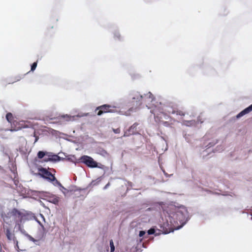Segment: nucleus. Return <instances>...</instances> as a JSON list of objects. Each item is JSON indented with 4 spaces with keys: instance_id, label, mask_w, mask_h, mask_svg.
<instances>
[{
    "instance_id": "nucleus-5",
    "label": "nucleus",
    "mask_w": 252,
    "mask_h": 252,
    "mask_svg": "<svg viewBox=\"0 0 252 252\" xmlns=\"http://www.w3.org/2000/svg\"><path fill=\"white\" fill-rule=\"evenodd\" d=\"M80 160L81 162L85 164L87 166L91 168L99 167L100 166L97 165V163L94 160V159L88 156H82Z\"/></svg>"
},
{
    "instance_id": "nucleus-7",
    "label": "nucleus",
    "mask_w": 252,
    "mask_h": 252,
    "mask_svg": "<svg viewBox=\"0 0 252 252\" xmlns=\"http://www.w3.org/2000/svg\"><path fill=\"white\" fill-rule=\"evenodd\" d=\"M138 125V124L137 123H135L133 124L129 128L128 130V133L127 132H125L124 136H128L130 134H134L136 132V127Z\"/></svg>"
},
{
    "instance_id": "nucleus-20",
    "label": "nucleus",
    "mask_w": 252,
    "mask_h": 252,
    "mask_svg": "<svg viewBox=\"0 0 252 252\" xmlns=\"http://www.w3.org/2000/svg\"><path fill=\"white\" fill-rule=\"evenodd\" d=\"M115 36L118 38H120V35L119 33H115Z\"/></svg>"
},
{
    "instance_id": "nucleus-8",
    "label": "nucleus",
    "mask_w": 252,
    "mask_h": 252,
    "mask_svg": "<svg viewBox=\"0 0 252 252\" xmlns=\"http://www.w3.org/2000/svg\"><path fill=\"white\" fill-rule=\"evenodd\" d=\"M252 111V104L249 106L248 107L245 108L244 110L242 111L240 113H239L237 116L236 118L237 119L240 118L243 116L245 115L246 114L249 113L251 111Z\"/></svg>"
},
{
    "instance_id": "nucleus-4",
    "label": "nucleus",
    "mask_w": 252,
    "mask_h": 252,
    "mask_svg": "<svg viewBox=\"0 0 252 252\" xmlns=\"http://www.w3.org/2000/svg\"><path fill=\"white\" fill-rule=\"evenodd\" d=\"M154 96L153 94L149 92L147 94H145L144 96L140 94H136L135 96L132 97L133 102L135 100H136L137 106H140L142 104V100L144 99V100L146 101V99H149V101L152 102L154 99Z\"/></svg>"
},
{
    "instance_id": "nucleus-19",
    "label": "nucleus",
    "mask_w": 252,
    "mask_h": 252,
    "mask_svg": "<svg viewBox=\"0 0 252 252\" xmlns=\"http://www.w3.org/2000/svg\"><path fill=\"white\" fill-rule=\"evenodd\" d=\"M113 130L115 133H119L121 131L120 128L113 129Z\"/></svg>"
},
{
    "instance_id": "nucleus-9",
    "label": "nucleus",
    "mask_w": 252,
    "mask_h": 252,
    "mask_svg": "<svg viewBox=\"0 0 252 252\" xmlns=\"http://www.w3.org/2000/svg\"><path fill=\"white\" fill-rule=\"evenodd\" d=\"M168 113L172 114H176L181 116H184L185 115V112L181 110H175L173 109L171 111H168Z\"/></svg>"
},
{
    "instance_id": "nucleus-16",
    "label": "nucleus",
    "mask_w": 252,
    "mask_h": 252,
    "mask_svg": "<svg viewBox=\"0 0 252 252\" xmlns=\"http://www.w3.org/2000/svg\"><path fill=\"white\" fill-rule=\"evenodd\" d=\"M37 66V62L33 63L31 66V71H34Z\"/></svg>"
},
{
    "instance_id": "nucleus-1",
    "label": "nucleus",
    "mask_w": 252,
    "mask_h": 252,
    "mask_svg": "<svg viewBox=\"0 0 252 252\" xmlns=\"http://www.w3.org/2000/svg\"><path fill=\"white\" fill-rule=\"evenodd\" d=\"M38 175L49 182L52 183L54 185H58L61 186V184L57 180L55 176L47 169L41 167L38 168Z\"/></svg>"
},
{
    "instance_id": "nucleus-23",
    "label": "nucleus",
    "mask_w": 252,
    "mask_h": 252,
    "mask_svg": "<svg viewBox=\"0 0 252 252\" xmlns=\"http://www.w3.org/2000/svg\"><path fill=\"white\" fill-rule=\"evenodd\" d=\"M40 224V225L42 226V227H43V225L42 224H41V223L40 222H38Z\"/></svg>"
},
{
    "instance_id": "nucleus-12",
    "label": "nucleus",
    "mask_w": 252,
    "mask_h": 252,
    "mask_svg": "<svg viewBox=\"0 0 252 252\" xmlns=\"http://www.w3.org/2000/svg\"><path fill=\"white\" fill-rule=\"evenodd\" d=\"M59 157L57 155H54L52 157V158H48L47 159H45V161H57Z\"/></svg>"
},
{
    "instance_id": "nucleus-18",
    "label": "nucleus",
    "mask_w": 252,
    "mask_h": 252,
    "mask_svg": "<svg viewBox=\"0 0 252 252\" xmlns=\"http://www.w3.org/2000/svg\"><path fill=\"white\" fill-rule=\"evenodd\" d=\"M145 233H146L145 231H140L139 232V236L140 237H143L145 234Z\"/></svg>"
},
{
    "instance_id": "nucleus-10",
    "label": "nucleus",
    "mask_w": 252,
    "mask_h": 252,
    "mask_svg": "<svg viewBox=\"0 0 252 252\" xmlns=\"http://www.w3.org/2000/svg\"><path fill=\"white\" fill-rule=\"evenodd\" d=\"M6 235L7 239L9 240H11L13 237H14V235L11 233L10 230L8 229L6 230Z\"/></svg>"
},
{
    "instance_id": "nucleus-17",
    "label": "nucleus",
    "mask_w": 252,
    "mask_h": 252,
    "mask_svg": "<svg viewBox=\"0 0 252 252\" xmlns=\"http://www.w3.org/2000/svg\"><path fill=\"white\" fill-rule=\"evenodd\" d=\"M147 232L148 235L153 234L155 232V230L154 228H151L149 230H148Z\"/></svg>"
},
{
    "instance_id": "nucleus-15",
    "label": "nucleus",
    "mask_w": 252,
    "mask_h": 252,
    "mask_svg": "<svg viewBox=\"0 0 252 252\" xmlns=\"http://www.w3.org/2000/svg\"><path fill=\"white\" fill-rule=\"evenodd\" d=\"M50 201L55 204H57L59 201V199L58 197H55L52 199V200Z\"/></svg>"
},
{
    "instance_id": "nucleus-21",
    "label": "nucleus",
    "mask_w": 252,
    "mask_h": 252,
    "mask_svg": "<svg viewBox=\"0 0 252 252\" xmlns=\"http://www.w3.org/2000/svg\"><path fill=\"white\" fill-rule=\"evenodd\" d=\"M38 139V136H35V139L34 143L37 142Z\"/></svg>"
},
{
    "instance_id": "nucleus-6",
    "label": "nucleus",
    "mask_w": 252,
    "mask_h": 252,
    "mask_svg": "<svg viewBox=\"0 0 252 252\" xmlns=\"http://www.w3.org/2000/svg\"><path fill=\"white\" fill-rule=\"evenodd\" d=\"M176 216L180 221H184L186 220L187 210L184 209L183 210H179L176 212Z\"/></svg>"
},
{
    "instance_id": "nucleus-22",
    "label": "nucleus",
    "mask_w": 252,
    "mask_h": 252,
    "mask_svg": "<svg viewBox=\"0 0 252 252\" xmlns=\"http://www.w3.org/2000/svg\"><path fill=\"white\" fill-rule=\"evenodd\" d=\"M170 232H171V231L166 230V231H164V233H169Z\"/></svg>"
},
{
    "instance_id": "nucleus-24",
    "label": "nucleus",
    "mask_w": 252,
    "mask_h": 252,
    "mask_svg": "<svg viewBox=\"0 0 252 252\" xmlns=\"http://www.w3.org/2000/svg\"><path fill=\"white\" fill-rule=\"evenodd\" d=\"M152 113L154 114V115H156V114L154 112V111H153V112H152Z\"/></svg>"
},
{
    "instance_id": "nucleus-3",
    "label": "nucleus",
    "mask_w": 252,
    "mask_h": 252,
    "mask_svg": "<svg viewBox=\"0 0 252 252\" xmlns=\"http://www.w3.org/2000/svg\"><path fill=\"white\" fill-rule=\"evenodd\" d=\"M117 112L116 107L109 104H104L96 108L95 113L100 116L104 113H115Z\"/></svg>"
},
{
    "instance_id": "nucleus-14",
    "label": "nucleus",
    "mask_w": 252,
    "mask_h": 252,
    "mask_svg": "<svg viewBox=\"0 0 252 252\" xmlns=\"http://www.w3.org/2000/svg\"><path fill=\"white\" fill-rule=\"evenodd\" d=\"M110 252H113L115 251V246L112 240L110 241Z\"/></svg>"
},
{
    "instance_id": "nucleus-11",
    "label": "nucleus",
    "mask_w": 252,
    "mask_h": 252,
    "mask_svg": "<svg viewBox=\"0 0 252 252\" xmlns=\"http://www.w3.org/2000/svg\"><path fill=\"white\" fill-rule=\"evenodd\" d=\"M6 118L8 122L11 123L13 120V115L11 113H8L6 115Z\"/></svg>"
},
{
    "instance_id": "nucleus-2",
    "label": "nucleus",
    "mask_w": 252,
    "mask_h": 252,
    "mask_svg": "<svg viewBox=\"0 0 252 252\" xmlns=\"http://www.w3.org/2000/svg\"><path fill=\"white\" fill-rule=\"evenodd\" d=\"M10 217H12L16 223L20 225L22 222L24 217H26L25 214L18 210L16 208L11 209L7 214Z\"/></svg>"
},
{
    "instance_id": "nucleus-13",
    "label": "nucleus",
    "mask_w": 252,
    "mask_h": 252,
    "mask_svg": "<svg viewBox=\"0 0 252 252\" xmlns=\"http://www.w3.org/2000/svg\"><path fill=\"white\" fill-rule=\"evenodd\" d=\"M46 155V153L43 151H39L37 153V157L39 158H42Z\"/></svg>"
}]
</instances>
